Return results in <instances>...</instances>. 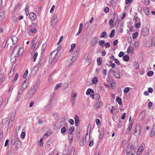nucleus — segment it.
Masks as SVG:
<instances>
[{"instance_id":"54","label":"nucleus","mask_w":155,"mask_h":155,"mask_svg":"<svg viewBox=\"0 0 155 155\" xmlns=\"http://www.w3.org/2000/svg\"><path fill=\"white\" fill-rule=\"evenodd\" d=\"M47 46L46 43H45L42 45V50L44 51L45 49Z\"/></svg>"},{"instance_id":"30","label":"nucleus","mask_w":155,"mask_h":155,"mask_svg":"<svg viewBox=\"0 0 155 155\" xmlns=\"http://www.w3.org/2000/svg\"><path fill=\"white\" fill-rule=\"evenodd\" d=\"M123 59L124 61H129V57L128 56L125 55L123 57Z\"/></svg>"},{"instance_id":"28","label":"nucleus","mask_w":155,"mask_h":155,"mask_svg":"<svg viewBox=\"0 0 155 155\" xmlns=\"http://www.w3.org/2000/svg\"><path fill=\"white\" fill-rule=\"evenodd\" d=\"M144 12L145 13L146 15H148L149 14V8L148 7H147L145 9H143Z\"/></svg>"},{"instance_id":"17","label":"nucleus","mask_w":155,"mask_h":155,"mask_svg":"<svg viewBox=\"0 0 155 155\" xmlns=\"http://www.w3.org/2000/svg\"><path fill=\"white\" fill-rule=\"evenodd\" d=\"M11 39L12 41L13 44L15 45L17 42L18 40V38L15 35L12 36L11 37Z\"/></svg>"},{"instance_id":"16","label":"nucleus","mask_w":155,"mask_h":155,"mask_svg":"<svg viewBox=\"0 0 155 155\" xmlns=\"http://www.w3.org/2000/svg\"><path fill=\"white\" fill-rule=\"evenodd\" d=\"M30 16L32 21H34L36 18V15L33 12H31L30 14Z\"/></svg>"},{"instance_id":"8","label":"nucleus","mask_w":155,"mask_h":155,"mask_svg":"<svg viewBox=\"0 0 155 155\" xmlns=\"http://www.w3.org/2000/svg\"><path fill=\"white\" fill-rule=\"evenodd\" d=\"M58 19L57 16L56 15H54L53 19H52L51 21V25L54 27Z\"/></svg>"},{"instance_id":"64","label":"nucleus","mask_w":155,"mask_h":155,"mask_svg":"<svg viewBox=\"0 0 155 155\" xmlns=\"http://www.w3.org/2000/svg\"><path fill=\"white\" fill-rule=\"evenodd\" d=\"M113 19H110L109 21V23L110 26H112L113 25Z\"/></svg>"},{"instance_id":"59","label":"nucleus","mask_w":155,"mask_h":155,"mask_svg":"<svg viewBox=\"0 0 155 155\" xmlns=\"http://www.w3.org/2000/svg\"><path fill=\"white\" fill-rule=\"evenodd\" d=\"M104 11L105 13H107L109 11V9L108 8L106 7L104 9Z\"/></svg>"},{"instance_id":"58","label":"nucleus","mask_w":155,"mask_h":155,"mask_svg":"<svg viewBox=\"0 0 155 155\" xmlns=\"http://www.w3.org/2000/svg\"><path fill=\"white\" fill-rule=\"evenodd\" d=\"M137 9L138 12L140 13L142 11V8L140 6H138L137 7Z\"/></svg>"},{"instance_id":"34","label":"nucleus","mask_w":155,"mask_h":155,"mask_svg":"<svg viewBox=\"0 0 155 155\" xmlns=\"http://www.w3.org/2000/svg\"><path fill=\"white\" fill-rule=\"evenodd\" d=\"M29 10V7L27 5L25 8V12L26 15H28L29 14L28 10Z\"/></svg>"},{"instance_id":"42","label":"nucleus","mask_w":155,"mask_h":155,"mask_svg":"<svg viewBox=\"0 0 155 155\" xmlns=\"http://www.w3.org/2000/svg\"><path fill=\"white\" fill-rule=\"evenodd\" d=\"M133 124V122L131 121L130 123L129 124V127L127 128V130H130L132 127V125Z\"/></svg>"},{"instance_id":"38","label":"nucleus","mask_w":155,"mask_h":155,"mask_svg":"<svg viewBox=\"0 0 155 155\" xmlns=\"http://www.w3.org/2000/svg\"><path fill=\"white\" fill-rule=\"evenodd\" d=\"M143 148V146H140L138 149V151L140 152V153H141L142 152Z\"/></svg>"},{"instance_id":"7","label":"nucleus","mask_w":155,"mask_h":155,"mask_svg":"<svg viewBox=\"0 0 155 155\" xmlns=\"http://www.w3.org/2000/svg\"><path fill=\"white\" fill-rule=\"evenodd\" d=\"M26 80H25V81H24L23 83H22L21 87L20 89L19 90H20V91L22 92L28 86V84L26 83Z\"/></svg>"},{"instance_id":"11","label":"nucleus","mask_w":155,"mask_h":155,"mask_svg":"<svg viewBox=\"0 0 155 155\" xmlns=\"http://www.w3.org/2000/svg\"><path fill=\"white\" fill-rule=\"evenodd\" d=\"M5 12L3 10L0 12V22L3 21L5 18Z\"/></svg>"},{"instance_id":"57","label":"nucleus","mask_w":155,"mask_h":155,"mask_svg":"<svg viewBox=\"0 0 155 155\" xmlns=\"http://www.w3.org/2000/svg\"><path fill=\"white\" fill-rule=\"evenodd\" d=\"M133 0H126L125 1V3L127 4L131 3L133 2Z\"/></svg>"},{"instance_id":"23","label":"nucleus","mask_w":155,"mask_h":155,"mask_svg":"<svg viewBox=\"0 0 155 155\" xmlns=\"http://www.w3.org/2000/svg\"><path fill=\"white\" fill-rule=\"evenodd\" d=\"M146 114V111L144 110L142 111L140 114V116L142 119L144 117Z\"/></svg>"},{"instance_id":"33","label":"nucleus","mask_w":155,"mask_h":155,"mask_svg":"<svg viewBox=\"0 0 155 155\" xmlns=\"http://www.w3.org/2000/svg\"><path fill=\"white\" fill-rule=\"evenodd\" d=\"M17 141V139H16V138H14L12 139V145L15 144V143H16Z\"/></svg>"},{"instance_id":"53","label":"nucleus","mask_w":155,"mask_h":155,"mask_svg":"<svg viewBox=\"0 0 155 155\" xmlns=\"http://www.w3.org/2000/svg\"><path fill=\"white\" fill-rule=\"evenodd\" d=\"M124 52L123 51H120L118 54V56L119 57H121L124 55Z\"/></svg>"},{"instance_id":"3","label":"nucleus","mask_w":155,"mask_h":155,"mask_svg":"<svg viewBox=\"0 0 155 155\" xmlns=\"http://www.w3.org/2000/svg\"><path fill=\"white\" fill-rule=\"evenodd\" d=\"M38 88V85H34L31 90L29 91L28 93H27V94H29L30 95H34L36 91Z\"/></svg>"},{"instance_id":"61","label":"nucleus","mask_w":155,"mask_h":155,"mask_svg":"<svg viewBox=\"0 0 155 155\" xmlns=\"http://www.w3.org/2000/svg\"><path fill=\"white\" fill-rule=\"evenodd\" d=\"M55 8V6L54 5H53L50 11V12L51 13H52L53 12L54 10V9Z\"/></svg>"},{"instance_id":"37","label":"nucleus","mask_w":155,"mask_h":155,"mask_svg":"<svg viewBox=\"0 0 155 155\" xmlns=\"http://www.w3.org/2000/svg\"><path fill=\"white\" fill-rule=\"evenodd\" d=\"M153 72L152 71H150L148 72L147 75L149 77L153 76Z\"/></svg>"},{"instance_id":"43","label":"nucleus","mask_w":155,"mask_h":155,"mask_svg":"<svg viewBox=\"0 0 155 155\" xmlns=\"http://www.w3.org/2000/svg\"><path fill=\"white\" fill-rule=\"evenodd\" d=\"M38 55V53L37 52H36L33 56L34 58V61L35 62L37 58V56Z\"/></svg>"},{"instance_id":"10","label":"nucleus","mask_w":155,"mask_h":155,"mask_svg":"<svg viewBox=\"0 0 155 155\" xmlns=\"http://www.w3.org/2000/svg\"><path fill=\"white\" fill-rule=\"evenodd\" d=\"M75 122V125L77 127H78L79 126L80 121L78 116L77 115H76L74 117Z\"/></svg>"},{"instance_id":"36","label":"nucleus","mask_w":155,"mask_h":155,"mask_svg":"<svg viewBox=\"0 0 155 155\" xmlns=\"http://www.w3.org/2000/svg\"><path fill=\"white\" fill-rule=\"evenodd\" d=\"M73 138V135H69L68 136V138L70 140L69 142L71 143L72 142Z\"/></svg>"},{"instance_id":"21","label":"nucleus","mask_w":155,"mask_h":155,"mask_svg":"<svg viewBox=\"0 0 155 155\" xmlns=\"http://www.w3.org/2000/svg\"><path fill=\"white\" fill-rule=\"evenodd\" d=\"M140 126H136L134 130L135 133L139 134L140 132Z\"/></svg>"},{"instance_id":"14","label":"nucleus","mask_w":155,"mask_h":155,"mask_svg":"<svg viewBox=\"0 0 155 155\" xmlns=\"http://www.w3.org/2000/svg\"><path fill=\"white\" fill-rule=\"evenodd\" d=\"M98 41L97 38V37H94L91 39V43L93 45H94Z\"/></svg>"},{"instance_id":"6","label":"nucleus","mask_w":155,"mask_h":155,"mask_svg":"<svg viewBox=\"0 0 155 155\" xmlns=\"http://www.w3.org/2000/svg\"><path fill=\"white\" fill-rule=\"evenodd\" d=\"M149 33V29L147 27L144 28L141 30V35L144 36H147Z\"/></svg>"},{"instance_id":"4","label":"nucleus","mask_w":155,"mask_h":155,"mask_svg":"<svg viewBox=\"0 0 155 155\" xmlns=\"http://www.w3.org/2000/svg\"><path fill=\"white\" fill-rule=\"evenodd\" d=\"M73 59V57L71 56L68 58L67 61L66 63V67H69L71 65L72 63L74 61V60Z\"/></svg>"},{"instance_id":"50","label":"nucleus","mask_w":155,"mask_h":155,"mask_svg":"<svg viewBox=\"0 0 155 155\" xmlns=\"http://www.w3.org/2000/svg\"><path fill=\"white\" fill-rule=\"evenodd\" d=\"M25 134L24 132H22L20 135L21 138L22 139L24 138L25 137Z\"/></svg>"},{"instance_id":"47","label":"nucleus","mask_w":155,"mask_h":155,"mask_svg":"<svg viewBox=\"0 0 155 155\" xmlns=\"http://www.w3.org/2000/svg\"><path fill=\"white\" fill-rule=\"evenodd\" d=\"M66 131V129L65 127H63L62 128L61 130V133H64Z\"/></svg>"},{"instance_id":"49","label":"nucleus","mask_w":155,"mask_h":155,"mask_svg":"<svg viewBox=\"0 0 155 155\" xmlns=\"http://www.w3.org/2000/svg\"><path fill=\"white\" fill-rule=\"evenodd\" d=\"M104 132H103L102 133H100L99 135V139H101L104 136Z\"/></svg>"},{"instance_id":"18","label":"nucleus","mask_w":155,"mask_h":155,"mask_svg":"<svg viewBox=\"0 0 155 155\" xmlns=\"http://www.w3.org/2000/svg\"><path fill=\"white\" fill-rule=\"evenodd\" d=\"M74 130V127L73 126L71 127L69 129L68 134L69 135H73V133Z\"/></svg>"},{"instance_id":"2","label":"nucleus","mask_w":155,"mask_h":155,"mask_svg":"<svg viewBox=\"0 0 155 155\" xmlns=\"http://www.w3.org/2000/svg\"><path fill=\"white\" fill-rule=\"evenodd\" d=\"M55 52V51H53L50 54L49 56V62L51 63L53 60L54 59V62H55L57 61V59L59 58V56L57 54V53L56 54H54V57H52V54H54Z\"/></svg>"},{"instance_id":"63","label":"nucleus","mask_w":155,"mask_h":155,"mask_svg":"<svg viewBox=\"0 0 155 155\" xmlns=\"http://www.w3.org/2000/svg\"><path fill=\"white\" fill-rule=\"evenodd\" d=\"M94 144V142L93 140H91V141H90V143H89V146L90 147H91Z\"/></svg>"},{"instance_id":"32","label":"nucleus","mask_w":155,"mask_h":155,"mask_svg":"<svg viewBox=\"0 0 155 155\" xmlns=\"http://www.w3.org/2000/svg\"><path fill=\"white\" fill-rule=\"evenodd\" d=\"M134 66L135 68L138 69L139 68V64L138 62H135L134 63Z\"/></svg>"},{"instance_id":"22","label":"nucleus","mask_w":155,"mask_h":155,"mask_svg":"<svg viewBox=\"0 0 155 155\" xmlns=\"http://www.w3.org/2000/svg\"><path fill=\"white\" fill-rule=\"evenodd\" d=\"M21 142L20 141H18L16 143V149L17 150L19 148L21 145Z\"/></svg>"},{"instance_id":"31","label":"nucleus","mask_w":155,"mask_h":155,"mask_svg":"<svg viewBox=\"0 0 155 155\" xmlns=\"http://www.w3.org/2000/svg\"><path fill=\"white\" fill-rule=\"evenodd\" d=\"M97 81L98 80L97 77H94L92 80V82L94 84H96Z\"/></svg>"},{"instance_id":"24","label":"nucleus","mask_w":155,"mask_h":155,"mask_svg":"<svg viewBox=\"0 0 155 155\" xmlns=\"http://www.w3.org/2000/svg\"><path fill=\"white\" fill-rule=\"evenodd\" d=\"M102 58H97V64L98 65H100L102 63Z\"/></svg>"},{"instance_id":"9","label":"nucleus","mask_w":155,"mask_h":155,"mask_svg":"<svg viewBox=\"0 0 155 155\" xmlns=\"http://www.w3.org/2000/svg\"><path fill=\"white\" fill-rule=\"evenodd\" d=\"M77 94L74 93L73 94V96H71V101L72 103V105L73 106L75 104V101L76 100V97Z\"/></svg>"},{"instance_id":"52","label":"nucleus","mask_w":155,"mask_h":155,"mask_svg":"<svg viewBox=\"0 0 155 155\" xmlns=\"http://www.w3.org/2000/svg\"><path fill=\"white\" fill-rule=\"evenodd\" d=\"M69 122L71 125H73L74 124V121L73 119H70L69 120Z\"/></svg>"},{"instance_id":"62","label":"nucleus","mask_w":155,"mask_h":155,"mask_svg":"<svg viewBox=\"0 0 155 155\" xmlns=\"http://www.w3.org/2000/svg\"><path fill=\"white\" fill-rule=\"evenodd\" d=\"M17 18L15 16H14L12 18V20L14 22H15L17 21Z\"/></svg>"},{"instance_id":"15","label":"nucleus","mask_w":155,"mask_h":155,"mask_svg":"<svg viewBox=\"0 0 155 155\" xmlns=\"http://www.w3.org/2000/svg\"><path fill=\"white\" fill-rule=\"evenodd\" d=\"M18 94L17 96L15 99V101L16 102H18L19 101L21 96L22 92L20 91V90H18Z\"/></svg>"},{"instance_id":"60","label":"nucleus","mask_w":155,"mask_h":155,"mask_svg":"<svg viewBox=\"0 0 155 155\" xmlns=\"http://www.w3.org/2000/svg\"><path fill=\"white\" fill-rule=\"evenodd\" d=\"M104 41L103 40H101L99 41V44L100 45H103L104 44Z\"/></svg>"},{"instance_id":"48","label":"nucleus","mask_w":155,"mask_h":155,"mask_svg":"<svg viewBox=\"0 0 155 155\" xmlns=\"http://www.w3.org/2000/svg\"><path fill=\"white\" fill-rule=\"evenodd\" d=\"M107 35V33L106 32H103L101 34V38H104L105 36Z\"/></svg>"},{"instance_id":"1","label":"nucleus","mask_w":155,"mask_h":155,"mask_svg":"<svg viewBox=\"0 0 155 155\" xmlns=\"http://www.w3.org/2000/svg\"><path fill=\"white\" fill-rule=\"evenodd\" d=\"M23 51V48H20L19 46H16L11 55V59H12L13 61H15L16 60V57L18 56L19 55H21Z\"/></svg>"},{"instance_id":"44","label":"nucleus","mask_w":155,"mask_h":155,"mask_svg":"<svg viewBox=\"0 0 155 155\" xmlns=\"http://www.w3.org/2000/svg\"><path fill=\"white\" fill-rule=\"evenodd\" d=\"M138 35V33L137 32H135L133 35L132 38L134 39L137 37Z\"/></svg>"},{"instance_id":"13","label":"nucleus","mask_w":155,"mask_h":155,"mask_svg":"<svg viewBox=\"0 0 155 155\" xmlns=\"http://www.w3.org/2000/svg\"><path fill=\"white\" fill-rule=\"evenodd\" d=\"M134 50V45L133 44L130 45V46L128 47L127 50V52L128 53H130L132 52V51Z\"/></svg>"},{"instance_id":"51","label":"nucleus","mask_w":155,"mask_h":155,"mask_svg":"<svg viewBox=\"0 0 155 155\" xmlns=\"http://www.w3.org/2000/svg\"><path fill=\"white\" fill-rule=\"evenodd\" d=\"M18 76V73H16L15 75V78H14L13 80H12L13 82H14V81H16L17 80Z\"/></svg>"},{"instance_id":"39","label":"nucleus","mask_w":155,"mask_h":155,"mask_svg":"<svg viewBox=\"0 0 155 155\" xmlns=\"http://www.w3.org/2000/svg\"><path fill=\"white\" fill-rule=\"evenodd\" d=\"M139 42L138 41H137L135 42L134 44V47L137 48L139 46Z\"/></svg>"},{"instance_id":"5","label":"nucleus","mask_w":155,"mask_h":155,"mask_svg":"<svg viewBox=\"0 0 155 155\" xmlns=\"http://www.w3.org/2000/svg\"><path fill=\"white\" fill-rule=\"evenodd\" d=\"M87 95H90L92 98L93 99L94 97V93L93 90L91 89H88L86 92Z\"/></svg>"},{"instance_id":"20","label":"nucleus","mask_w":155,"mask_h":155,"mask_svg":"<svg viewBox=\"0 0 155 155\" xmlns=\"http://www.w3.org/2000/svg\"><path fill=\"white\" fill-rule=\"evenodd\" d=\"M14 73V69L12 68L9 72L8 73V75L9 77H12Z\"/></svg>"},{"instance_id":"27","label":"nucleus","mask_w":155,"mask_h":155,"mask_svg":"<svg viewBox=\"0 0 155 155\" xmlns=\"http://www.w3.org/2000/svg\"><path fill=\"white\" fill-rule=\"evenodd\" d=\"M97 108H99L102 105V103L100 101H98L97 102L96 104Z\"/></svg>"},{"instance_id":"19","label":"nucleus","mask_w":155,"mask_h":155,"mask_svg":"<svg viewBox=\"0 0 155 155\" xmlns=\"http://www.w3.org/2000/svg\"><path fill=\"white\" fill-rule=\"evenodd\" d=\"M15 116V113L13 112L12 113L9 121H13L14 120Z\"/></svg>"},{"instance_id":"56","label":"nucleus","mask_w":155,"mask_h":155,"mask_svg":"<svg viewBox=\"0 0 155 155\" xmlns=\"http://www.w3.org/2000/svg\"><path fill=\"white\" fill-rule=\"evenodd\" d=\"M140 25L141 24L140 22L137 23L136 25L135 28L137 29L139 28L140 27Z\"/></svg>"},{"instance_id":"45","label":"nucleus","mask_w":155,"mask_h":155,"mask_svg":"<svg viewBox=\"0 0 155 155\" xmlns=\"http://www.w3.org/2000/svg\"><path fill=\"white\" fill-rule=\"evenodd\" d=\"M43 61H44V60H43L42 58H41V59L39 61V63L37 65L38 67V68L40 66V65H41V64H42L43 63Z\"/></svg>"},{"instance_id":"46","label":"nucleus","mask_w":155,"mask_h":155,"mask_svg":"<svg viewBox=\"0 0 155 155\" xmlns=\"http://www.w3.org/2000/svg\"><path fill=\"white\" fill-rule=\"evenodd\" d=\"M28 73V71L27 69H26L25 72V73L23 75V78H26V77L27 76V75Z\"/></svg>"},{"instance_id":"35","label":"nucleus","mask_w":155,"mask_h":155,"mask_svg":"<svg viewBox=\"0 0 155 155\" xmlns=\"http://www.w3.org/2000/svg\"><path fill=\"white\" fill-rule=\"evenodd\" d=\"M116 101L118 102V104L120 105L122 104L121 99L119 97H117L116 98Z\"/></svg>"},{"instance_id":"41","label":"nucleus","mask_w":155,"mask_h":155,"mask_svg":"<svg viewBox=\"0 0 155 155\" xmlns=\"http://www.w3.org/2000/svg\"><path fill=\"white\" fill-rule=\"evenodd\" d=\"M130 90V88L129 87H126L124 90V93H127Z\"/></svg>"},{"instance_id":"12","label":"nucleus","mask_w":155,"mask_h":155,"mask_svg":"<svg viewBox=\"0 0 155 155\" xmlns=\"http://www.w3.org/2000/svg\"><path fill=\"white\" fill-rule=\"evenodd\" d=\"M113 75L116 78H120V71L118 70H117L116 71H113Z\"/></svg>"},{"instance_id":"55","label":"nucleus","mask_w":155,"mask_h":155,"mask_svg":"<svg viewBox=\"0 0 155 155\" xmlns=\"http://www.w3.org/2000/svg\"><path fill=\"white\" fill-rule=\"evenodd\" d=\"M114 61L115 63L118 65L120 64V62L118 60L116 59H114Z\"/></svg>"},{"instance_id":"25","label":"nucleus","mask_w":155,"mask_h":155,"mask_svg":"<svg viewBox=\"0 0 155 155\" xmlns=\"http://www.w3.org/2000/svg\"><path fill=\"white\" fill-rule=\"evenodd\" d=\"M155 132V126H153L151 130V132L150 134V136L152 137L153 136L154 133Z\"/></svg>"},{"instance_id":"26","label":"nucleus","mask_w":155,"mask_h":155,"mask_svg":"<svg viewBox=\"0 0 155 155\" xmlns=\"http://www.w3.org/2000/svg\"><path fill=\"white\" fill-rule=\"evenodd\" d=\"M76 46L75 44H72L71 45V48L69 50V52H72L74 48Z\"/></svg>"},{"instance_id":"40","label":"nucleus","mask_w":155,"mask_h":155,"mask_svg":"<svg viewBox=\"0 0 155 155\" xmlns=\"http://www.w3.org/2000/svg\"><path fill=\"white\" fill-rule=\"evenodd\" d=\"M30 31L31 33H35L37 32V30L35 28H31L30 29Z\"/></svg>"},{"instance_id":"29","label":"nucleus","mask_w":155,"mask_h":155,"mask_svg":"<svg viewBox=\"0 0 155 155\" xmlns=\"http://www.w3.org/2000/svg\"><path fill=\"white\" fill-rule=\"evenodd\" d=\"M62 85V83H59L57 84L55 87H54V90H56L60 87Z\"/></svg>"}]
</instances>
